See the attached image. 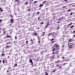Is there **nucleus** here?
<instances>
[{
  "mask_svg": "<svg viewBox=\"0 0 75 75\" xmlns=\"http://www.w3.org/2000/svg\"><path fill=\"white\" fill-rule=\"evenodd\" d=\"M2 62L3 64H4L5 63H7V60L6 59H2Z\"/></svg>",
  "mask_w": 75,
  "mask_h": 75,
  "instance_id": "f257e3e1",
  "label": "nucleus"
},
{
  "mask_svg": "<svg viewBox=\"0 0 75 75\" xmlns=\"http://www.w3.org/2000/svg\"><path fill=\"white\" fill-rule=\"evenodd\" d=\"M13 22H14V19H13V18L11 19V21H10V23L13 24Z\"/></svg>",
  "mask_w": 75,
  "mask_h": 75,
  "instance_id": "f03ea898",
  "label": "nucleus"
},
{
  "mask_svg": "<svg viewBox=\"0 0 75 75\" xmlns=\"http://www.w3.org/2000/svg\"><path fill=\"white\" fill-rule=\"evenodd\" d=\"M11 47V46L9 45H7L5 46V48H9Z\"/></svg>",
  "mask_w": 75,
  "mask_h": 75,
  "instance_id": "7ed1b4c3",
  "label": "nucleus"
},
{
  "mask_svg": "<svg viewBox=\"0 0 75 75\" xmlns=\"http://www.w3.org/2000/svg\"><path fill=\"white\" fill-rule=\"evenodd\" d=\"M35 33H33V35H34L35 36H37L38 35V34L37 33V32L35 31H34Z\"/></svg>",
  "mask_w": 75,
  "mask_h": 75,
  "instance_id": "20e7f679",
  "label": "nucleus"
},
{
  "mask_svg": "<svg viewBox=\"0 0 75 75\" xmlns=\"http://www.w3.org/2000/svg\"><path fill=\"white\" fill-rule=\"evenodd\" d=\"M53 48L56 49V48H57V44H54L53 46Z\"/></svg>",
  "mask_w": 75,
  "mask_h": 75,
  "instance_id": "39448f33",
  "label": "nucleus"
},
{
  "mask_svg": "<svg viewBox=\"0 0 75 75\" xmlns=\"http://www.w3.org/2000/svg\"><path fill=\"white\" fill-rule=\"evenodd\" d=\"M29 62L30 63H32V65H33V61L32 60V59L30 58V59L29 60Z\"/></svg>",
  "mask_w": 75,
  "mask_h": 75,
  "instance_id": "423d86ee",
  "label": "nucleus"
},
{
  "mask_svg": "<svg viewBox=\"0 0 75 75\" xmlns=\"http://www.w3.org/2000/svg\"><path fill=\"white\" fill-rule=\"evenodd\" d=\"M57 49L58 50H59V46L57 44Z\"/></svg>",
  "mask_w": 75,
  "mask_h": 75,
  "instance_id": "0eeeda50",
  "label": "nucleus"
},
{
  "mask_svg": "<svg viewBox=\"0 0 75 75\" xmlns=\"http://www.w3.org/2000/svg\"><path fill=\"white\" fill-rule=\"evenodd\" d=\"M7 38H11V36H10L9 35H8L6 34V36Z\"/></svg>",
  "mask_w": 75,
  "mask_h": 75,
  "instance_id": "6e6552de",
  "label": "nucleus"
},
{
  "mask_svg": "<svg viewBox=\"0 0 75 75\" xmlns=\"http://www.w3.org/2000/svg\"><path fill=\"white\" fill-rule=\"evenodd\" d=\"M15 1H16L17 3H20V1L19 0H16Z\"/></svg>",
  "mask_w": 75,
  "mask_h": 75,
  "instance_id": "1a4fd4ad",
  "label": "nucleus"
},
{
  "mask_svg": "<svg viewBox=\"0 0 75 75\" xmlns=\"http://www.w3.org/2000/svg\"><path fill=\"white\" fill-rule=\"evenodd\" d=\"M48 39H49V40L51 41H54V38H52V39H50L49 38H48Z\"/></svg>",
  "mask_w": 75,
  "mask_h": 75,
  "instance_id": "9d476101",
  "label": "nucleus"
},
{
  "mask_svg": "<svg viewBox=\"0 0 75 75\" xmlns=\"http://www.w3.org/2000/svg\"><path fill=\"white\" fill-rule=\"evenodd\" d=\"M44 4H43V3H42V4H40L39 5V7H42V6H43Z\"/></svg>",
  "mask_w": 75,
  "mask_h": 75,
  "instance_id": "9b49d317",
  "label": "nucleus"
},
{
  "mask_svg": "<svg viewBox=\"0 0 75 75\" xmlns=\"http://www.w3.org/2000/svg\"><path fill=\"white\" fill-rule=\"evenodd\" d=\"M52 34H53V33H49V34H48V36L47 37L48 38L49 36H50V35H52Z\"/></svg>",
  "mask_w": 75,
  "mask_h": 75,
  "instance_id": "f8f14e48",
  "label": "nucleus"
},
{
  "mask_svg": "<svg viewBox=\"0 0 75 75\" xmlns=\"http://www.w3.org/2000/svg\"><path fill=\"white\" fill-rule=\"evenodd\" d=\"M45 32H44L43 33V34H42V35L41 36V37L42 36H44V35L45 34Z\"/></svg>",
  "mask_w": 75,
  "mask_h": 75,
  "instance_id": "ddd939ff",
  "label": "nucleus"
},
{
  "mask_svg": "<svg viewBox=\"0 0 75 75\" xmlns=\"http://www.w3.org/2000/svg\"><path fill=\"white\" fill-rule=\"evenodd\" d=\"M72 41V39H69V42H71Z\"/></svg>",
  "mask_w": 75,
  "mask_h": 75,
  "instance_id": "4468645a",
  "label": "nucleus"
},
{
  "mask_svg": "<svg viewBox=\"0 0 75 75\" xmlns=\"http://www.w3.org/2000/svg\"><path fill=\"white\" fill-rule=\"evenodd\" d=\"M45 75H48V72H47V71H45Z\"/></svg>",
  "mask_w": 75,
  "mask_h": 75,
  "instance_id": "2eb2a0df",
  "label": "nucleus"
},
{
  "mask_svg": "<svg viewBox=\"0 0 75 75\" xmlns=\"http://www.w3.org/2000/svg\"><path fill=\"white\" fill-rule=\"evenodd\" d=\"M56 50V49H55V48H54L52 50L53 52H54V51H55Z\"/></svg>",
  "mask_w": 75,
  "mask_h": 75,
  "instance_id": "dca6fc26",
  "label": "nucleus"
},
{
  "mask_svg": "<svg viewBox=\"0 0 75 75\" xmlns=\"http://www.w3.org/2000/svg\"><path fill=\"white\" fill-rule=\"evenodd\" d=\"M14 67H17V64L15 63L14 64Z\"/></svg>",
  "mask_w": 75,
  "mask_h": 75,
  "instance_id": "f3484780",
  "label": "nucleus"
},
{
  "mask_svg": "<svg viewBox=\"0 0 75 75\" xmlns=\"http://www.w3.org/2000/svg\"><path fill=\"white\" fill-rule=\"evenodd\" d=\"M49 25V24H47L46 25H47L45 26V28H47V27H48V26H47V25Z\"/></svg>",
  "mask_w": 75,
  "mask_h": 75,
  "instance_id": "a211bd4d",
  "label": "nucleus"
},
{
  "mask_svg": "<svg viewBox=\"0 0 75 75\" xmlns=\"http://www.w3.org/2000/svg\"><path fill=\"white\" fill-rule=\"evenodd\" d=\"M28 2L27 1L25 3V4H28Z\"/></svg>",
  "mask_w": 75,
  "mask_h": 75,
  "instance_id": "6ab92c4d",
  "label": "nucleus"
},
{
  "mask_svg": "<svg viewBox=\"0 0 75 75\" xmlns=\"http://www.w3.org/2000/svg\"><path fill=\"white\" fill-rule=\"evenodd\" d=\"M10 44V42H8L6 44V45H7L8 44Z\"/></svg>",
  "mask_w": 75,
  "mask_h": 75,
  "instance_id": "aec40b11",
  "label": "nucleus"
},
{
  "mask_svg": "<svg viewBox=\"0 0 75 75\" xmlns=\"http://www.w3.org/2000/svg\"><path fill=\"white\" fill-rule=\"evenodd\" d=\"M6 32H7L6 31L4 32V35L6 34Z\"/></svg>",
  "mask_w": 75,
  "mask_h": 75,
  "instance_id": "412c9836",
  "label": "nucleus"
},
{
  "mask_svg": "<svg viewBox=\"0 0 75 75\" xmlns=\"http://www.w3.org/2000/svg\"><path fill=\"white\" fill-rule=\"evenodd\" d=\"M44 24V22H42L40 23V24Z\"/></svg>",
  "mask_w": 75,
  "mask_h": 75,
  "instance_id": "4be33fe9",
  "label": "nucleus"
},
{
  "mask_svg": "<svg viewBox=\"0 0 75 75\" xmlns=\"http://www.w3.org/2000/svg\"><path fill=\"white\" fill-rule=\"evenodd\" d=\"M15 40H16L17 38V36H15Z\"/></svg>",
  "mask_w": 75,
  "mask_h": 75,
  "instance_id": "5701e85b",
  "label": "nucleus"
},
{
  "mask_svg": "<svg viewBox=\"0 0 75 75\" xmlns=\"http://www.w3.org/2000/svg\"><path fill=\"white\" fill-rule=\"evenodd\" d=\"M1 55H2V56H4V53L2 54Z\"/></svg>",
  "mask_w": 75,
  "mask_h": 75,
  "instance_id": "b1692460",
  "label": "nucleus"
},
{
  "mask_svg": "<svg viewBox=\"0 0 75 75\" xmlns=\"http://www.w3.org/2000/svg\"><path fill=\"white\" fill-rule=\"evenodd\" d=\"M37 14H40V12H38L36 13Z\"/></svg>",
  "mask_w": 75,
  "mask_h": 75,
  "instance_id": "393cba45",
  "label": "nucleus"
},
{
  "mask_svg": "<svg viewBox=\"0 0 75 75\" xmlns=\"http://www.w3.org/2000/svg\"><path fill=\"white\" fill-rule=\"evenodd\" d=\"M73 27H74V25H73L72 26H71L70 28H73Z\"/></svg>",
  "mask_w": 75,
  "mask_h": 75,
  "instance_id": "a878e982",
  "label": "nucleus"
},
{
  "mask_svg": "<svg viewBox=\"0 0 75 75\" xmlns=\"http://www.w3.org/2000/svg\"><path fill=\"white\" fill-rule=\"evenodd\" d=\"M69 48H71V47H72V45H70L69 46Z\"/></svg>",
  "mask_w": 75,
  "mask_h": 75,
  "instance_id": "bb28decb",
  "label": "nucleus"
},
{
  "mask_svg": "<svg viewBox=\"0 0 75 75\" xmlns=\"http://www.w3.org/2000/svg\"><path fill=\"white\" fill-rule=\"evenodd\" d=\"M54 42V41H52V42H51V44H52Z\"/></svg>",
  "mask_w": 75,
  "mask_h": 75,
  "instance_id": "cd10ccee",
  "label": "nucleus"
},
{
  "mask_svg": "<svg viewBox=\"0 0 75 75\" xmlns=\"http://www.w3.org/2000/svg\"><path fill=\"white\" fill-rule=\"evenodd\" d=\"M2 62V60H1V59H0V63H1V62Z\"/></svg>",
  "mask_w": 75,
  "mask_h": 75,
  "instance_id": "c85d7f7f",
  "label": "nucleus"
},
{
  "mask_svg": "<svg viewBox=\"0 0 75 75\" xmlns=\"http://www.w3.org/2000/svg\"><path fill=\"white\" fill-rule=\"evenodd\" d=\"M30 8H29L28 10V11H30Z\"/></svg>",
  "mask_w": 75,
  "mask_h": 75,
  "instance_id": "c756f323",
  "label": "nucleus"
},
{
  "mask_svg": "<svg viewBox=\"0 0 75 75\" xmlns=\"http://www.w3.org/2000/svg\"><path fill=\"white\" fill-rule=\"evenodd\" d=\"M71 11V9H69V10H68V12H69V11Z\"/></svg>",
  "mask_w": 75,
  "mask_h": 75,
  "instance_id": "7c9ffc66",
  "label": "nucleus"
},
{
  "mask_svg": "<svg viewBox=\"0 0 75 75\" xmlns=\"http://www.w3.org/2000/svg\"><path fill=\"white\" fill-rule=\"evenodd\" d=\"M50 58H53V56H52V57H50Z\"/></svg>",
  "mask_w": 75,
  "mask_h": 75,
  "instance_id": "2f4dec72",
  "label": "nucleus"
},
{
  "mask_svg": "<svg viewBox=\"0 0 75 75\" xmlns=\"http://www.w3.org/2000/svg\"><path fill=\"white\" fill-rule=\"evenodd\" d=\"M0 10H1V12H2V11H3V9H1Z\"/></svg>",
  "mask_w": 75,
  "mask_h": 75,
  "instance_id": "473e14b6",
  "label": "nucleus"
},
{
  "mask_svg": "<svg viewBox=\"0 0 75 75\" xmlns=\"http://www.w3.org/2000/svg\"><path fill=\"white\" fill-rule=\"evenodd\" d=\"M63 8H66V7H67V6H63Z\"/></svg>",
  "mask_w": 75,
  "mask_h": 75,
  "instance_id": "72a5a7b5",
  "label": "nucleus"
},
{
  "mask_svg": "<svg viewBox=\"0 0 75 75\" xmlns=\"http://www.w3.org/2000/svg\"><path fill=\"white\" fill-rule=\"evenodd\" d=\"M30 41H32V42H33V39H31L30 40Z\"/></svg>",
  "mask_w": 75,
  "mask_h": 75,
  "instance_id": "f704fd0d",
  "label": "nucleus"
},
{
  "mask_svg": "<svg viewBox=\"0 0 75 75\" xmlns=\"http://www.w3.org/2000/svg\"><path fill=\"white\" fill-rule=\"evenodd\" d=\"M2 21V20L1 19L0 20V23H1Z\"/></svg>",
  "mask_w": 75,
  "mask_h": 75,
  "instance_id": "c9c22d12",
  "label": "nucleus"
},
{
  "mask_svg": "<svg viewBox=\"0 0 75 75\" xmlns=\"http://www.w3.org/2000/svg\"><path fill=\"white\" fill-rule=\"evenodd\" d=\"M46 2H47V1H45L43 2V3H46Z\"/></svg>",
  "mask_w": 75,
  "mask_h": 75,
  "instance_id": "e433bc0d",
  "label": "nucleus"
},
{
  "mask_svg": "<svg viewBox=\"0 0 75 75\" xmlns=\"http://www.w3.org/2000/svg\"><path fill=\"white\" fill-rule=\"evenodd\" d=\"M26 44H27L28 43V41H27L26 42Z\"/></svg>",
  "mask_w": 75,
  "mask_h": 75,
  "instance_id": "4c0bfd02",
  "label": "nucleus"
},
{
  "mask_svg": "<svg viewBox=\"0 0 75 75\" xmlns=\"http://www.w3.org/2000/svg\"><path fill=\"white\" fill-rule=\"evenodd\" d=\"M62 58L63 59H64V57H62Z\"/></svg>",
  "mask_w": 75,
  "mask_h": 75,
  "instance_id": "58836bf2",
  "label": "nucleus"
},
{
  "mask_svg": "<svg viewBox=\"0 0 75 75\" xmlns=\"http://www.w3.org/2000/svg\"><path fill=\"white\" fill-rule=\"evenodd\" d=\"M72 14V12H71L70 15V16H71Z\"/></svg>",
  "mask_w": 75,
  "mask_h": 75,
  "instance_id": "ea45409f",
  "label": "nucleus"
},
{
  "mask_svg": "<svg viewBox=\"0 0 75 75\" xmlns=\"http://www.w3.org/2000/svg\"><path fill=\"white\" fill-rule=\"evenodd\" d=\"M34 3H37V1H35L34 2Z\"/></svg>",
  "mask_w": 75,
  "mask_h": 75,
  "instance_id": "a19ab883",
  "label": "nucleus"
},
{
  "mask_svg": "<svg viewBox=\"0 0 75 75\" xmlns=\"http://www.w3.org/2000/svg\"><path fill=\"white\" fill-rule=\"evenodd\" d=\"M57 23H60V21H59V22H57Z\"/></svg>",
  "mask_w": 75,
  "mask_h": 75,
  "instance_id": "79ce46f5",
  "label": "nucleus"
},
{
  "mask_svg": "<svg viewBox=\"0 0 75 75\" xmlns=\"http://www.w3.org/2000/svg\"><path fill=\"white\" fill-rule=\"evenodd\" d=\"M67 64V63H66ZM66 63H64V64H63V65H65V64H66Z\"/></svg>",
  "mask_w": 75,
  "mask_h": 75,
  "instance_id": "37998d69",
  "label": "nucleus"
},
{
  "mask_svg": "<svg viewBox=\"0 0 75 75\" xmlns=\"http://www.w3.org/2000/svg\"><path fill=\"white\" fill-rule=\"evenodd\" d=\"M55 71H56V70H54V71H53V72H55Z\"/></svg>",
  "mask_w": 75,
  "mask_h": 75,
  "instance_id": "c03bdc74",
  "label": "nucleus"
},
{
  "mask_svg": "<svg viewBox=\"0 0 75 75\" xmlns=\"http://www.w3.org/2000/svg\"><path fill=\"white\" fill-rule=\"evenodd\" d=\"M59 27H58L57 30H58V29H59Z\"/></svg>",
  "mask_w": 75,
  "mask_h": 75,
  "instance_id": "a18cd8bd",
  "label": "nucleus"
},
{
  "mask_svg": "<svg viewBox=\"0 0 75 75\" xmlns=\"http://www.w3.org/2000/svg\"><path fill=\"white\" fill-rule=\"evenodd\" d=\"M40 17H39L38 18V20H40Z\"/></svg>",
  "mask_w": 75,
  "mask_h": 75,
  "instance_id": "49530a36",
  "label": "nucleus"
},
{
  "mask_svg": "<svg viewBox=\"0 0 75 75\" xmlns=\"http://www.w3.org/2000/svg\"><path fill=\"white\" fill-rule=\"evenodd\" d=\"M8 73V72H9V71H8V70L7 71H6Z\"/></svg>",
  "mask_w": 75,
  "mask_h": 75,
  "instance_id": "de8ad7c7",
  "label": "nucleus"
},
{
  "mask_svg": "<svg viewBox=\"0 0 75 75\" xmlns=\"http://www.w3.org/2000/svg\"><path fill=\"white\" fill-rule=\"evenodd\" d=\"M59 68H61V66H59Z\"/></svg>",
  "mask_w": 75,
  "mask_h": 75,
  "instance_id": "09e8293b",
  "label": "nucleus"
},
{
  "mask_svg": "<svg viewBox=\"0 0 75 75\" xmlns=\"http://www.w3.org/2000/svg\"><path fill=\"white\" fill-rule=\"evenodd\" d=\"M40 40H39V41L38 42V43H40Z\"/></svg>",
  "mask_w": 75,
  "mask_h": 75,
  "instance_id": "8fccbe9b",
  "label": "nucleus"
},
{
  "mask_svg": "<svg viewBox=\"0 0 75 75\" xmlns=\"http://www.w3.org/2000/svg\"><path fill=\"white\" fill-rule=\"evenodd\" d=\"M54 52H53L52 53V54H54Z\"/></svg>",
  "mask_w": 75,
  "mask_h": 75,
  "instance_id": "3c124183",
  "label": "nucleus"
},
{
  "mask_svg": "<svg viewBox=\"0 0 75 75\" xmlns=\"http://www.w3.org/2000/svg\"><path fill=\"white\" fill-rule=\"evenodd\" d=\"M67 0H64V1L66 2L67 1Z\"/></svg>",
  "mask_w": 75,
  "mask_h": 75,
  "instance_id": "603ef678",
  "label": "nucleus"
},
{
  "mask_svg": "<svg viewBox=\"0 0 75 75\" xmlns=\"http://www.w3.org/2000/svg\"><path fill=\"white\" fill-rule=\"evenodd\" d=\"M74 32H75V31L74 30V31H73V32L72 33H74Z\"/></svg>",
  "mask_w": 75,
  "mask_h": 75,
  "instance_id": "864d4df0",
  "label": "nucleus"
},
{
  "mask_svg": "<svg viewBox=\"0 0 75 75\" xmlns=\"http://www.w3.org/2000/svg\"><path fill=\"white\" fill-rule=\"evenodd\" d=\"M33 42H32L31 43H32V44H33Z\"/></svg>",
  "mask_w": 75,
  "mask_h": 75,
  "instance_id": "5fc2aeb1",
  "label": "nucleus"
},
{
  "mask_svg": "<svg viewBox=\"0 0 75 75\" xmlns=\"http://www.w3.org/2000/svg\"><path fill=\"white\" fill-rule=\"evenodd\" d=\"M59 52V51H57V54H58V52Z\"/></svg>",
  "mask_w": 75,
  "mask_h": 75,
  "instance_id": "6e6d98bb",
  "label": "nucleus"
},
{
  "mask_svg": "<svg viewBox=\"0 0 75 75\" xmlns=\"http://www.w3.org/2000/svg\"><path fill=\"white\" fill-rule=\"evenodd\" d=\"M38 30H39V29H40V28H38Z\"/></svg>",
  "mask_w": 75,
  "mask_h": 75,
  "instance_id": "4d7b16f0",
  "label": "nucleus"
},
{
  "mask_svg": "<svg viewBox=\"0 0 75 75\" xmlns=\"http://www.w3.org/2000/svg\"><path fill=\"white\" fill-rule=\"evenodd\" d=\"M72 24V23H70V24H69V25H71Z\"/></svg>",
  "mask_w": 75,
  "mask_h": 75,
  "instance_id": "13d9d810",
  "label": "nucleus"
},
{
  "mask_svg": "<svg viewBox=\"0 0 75 75\" xmlns=\"http://www.w3.org/2000/svg\"><path fill=\"white\" fill-rule=\"evenodd\" d=\"M57 67L58 66H59V65H58V64H57Z\"/></svg>",
  "mask_w": 75,
  "mask_h": 75,
  "instance_id": "bf43d9fd",
  "label": "nucleus"
},
{
  "mask_svg": "<svg viewBox=\"0 0 75 75\" xmlns=\"http://www.w3.org/2000/svg\"><path fill=\"white\" fill-rule=\"evenodd\" d=\"M73 37H75V35H74Z\"/></svg>",
  "mask_w": 75,
  "mask_h": 75,
  "instance_id": "052dcab7",
  "label": "nucleus"
},
{
  "mask_svg": "<svg viewBox=\"0 0 75 75\" xmlns=\"http://www.w3.org/2000/svg\"><path fill=\"white\" fill-rule=\"evenodd\" d=\"M3 31H5V30H4V29H3Z\"/></svg>",
  "mask_w": 75,
  "mask_h": 75,
  "instance_id": "680f3d73",
  "label": "nucleus"
},
{
  "mask_svg": "<svg viewBox=\"0 0 75 75\" xmlns=\"http://www.w3.org/2000/svg\"><path fill=\"white\" fill-rule=\"evenodd\" d=\"M11 17H12V18L13 17V16H11Z\"/></svg>",
  "mask_w": 75,
  "mask_h": 75,
  "instance_id": "e2e57ef3",
  "label": "nucleus"
},
{
  "mask_svg": "<svg viewBox=\"0 0 75 75\" xmlns=\"http://www.w3.org/2000/svg\"><path fill=\"white\" fill-rule=\"evenodd\" d=\"M59 21H61V19H59Z\"/></svg>",
  "mask_w": 75,
  "mask_h": 75,
  "instance_id": "0e129e2a",
  "label": "nucleus"
},
{
  "mask_svg": "<svg viewBox=\"0 0 75 75\" xmlns=\"http://www.w3.org/2000/svg\"><path fill=\"white\" fill-rule=\"evenodd\" d=\"M8 58H9V56H8Z\"/></svg>",
  "mask_w": 75,
  "mask_h": 75,
  "instance_id": "69168bd1",
  "label": "nucleus"
},
{
  "mask_svg": "<svg viewBox=\"0 0 75 75\" xmlns=\"http://www.w3.org/2000/svg\"><path fill=\"white\" fill-rule=\"evenodd\" d=\"M2 53H4V52H2Z\"/></svg>",
  "mask_w": 75,
  "mask_h": 75,
  "instance_id": "338daca9",
  "label": "nucleus"
},
{
  "mask_svg": "<svg viewBox=\"0 0 75 75\" xmlns=\"http://www.w3.org/2000/svg\"><path fill=\"white\" fill-rule=\"evenodd\" d=\"M38 39H39L38 40H40V38L39 37L38 38Z\"/></svg>",
  "mask_w": 75,
  "mask_h": 75,
  "instance_id": "774afa93",
  "label": "nucleus"
}]
</instances>
